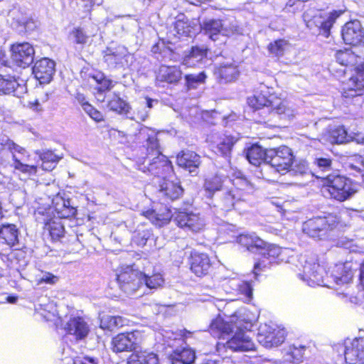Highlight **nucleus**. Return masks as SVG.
Wrapping results in <instances>:
<instances>
[{"instance_id":"obj_1","label":"nucleus","mask_w":364,"mask_h":364,"mask_svg":"<svg viewBox=\"0 0 364 364\" xmlns=\"http://www.w3.org/2000/svg\"><path fill=\"white\" fill-rule=\"evenodd\" d=\"M300 262L303 267V274L299 277L309 286L314 285L334 287V285H343L351 282L354 272L350 262L335 265L328 275L324 269L317 262L314 256H302Z\"/></svg>"},{"instance_id":"obj_2","label":"nucleus","mask_w":364,"mask_h":364,"mask_svg":"<svg viewBox=\"0 0 364 364\" xmlns=\"http://www.w3.org/2000/svg\"><path fill=\"white\" fill-rule=\"evenodd\" d=\"M136 140L142 144L146 155L136 161L139 170L144 173L160 176L171 168V162L160 149L156 132L147 127L142 126L136 134Z\"/></svg>"},{"instance_id":"obj_3","label":"nucleus","mask_w":364,"mask_h":364,"mask_svg":"<svg viewBox=\"0 0 364 364\" xmlns=\"http://www.w3.org/2000/svg\"><path fill=\"white\" fill-rule=\"evenodd\" d=\"M251 326L250 323L242 324L240 321L235 322L233 318L230 322H225L218 316L211 321L209 331L213 336L223 338L230 333L235 332L233 336L227 341L226 347L235 351H248L253 350L255 345L243 329H250Z\"/></svg>"},{"instance_id":"obj_4","label":"nucleus","mask_w":364,"mask_h":364,"mask_svg":"<svg viewBox=\"0 0 364 364\" xmlns=\"http://www.w3.org/2000/svg\"><path fill=\"white\" fill-rule=\"evenodd\" d=\"M358 185L350 178L338 173H329L323 184L324 196L340 202L351 198L358 192Z\"/></svg>"},{"instance_id":"obj_5","label":"nucleus","mask_w":364,"mask_h":364,"mask_svg":"<svg viewBox=\"0 0 364 364\" xmlns=\"http://www.w3.org/2000/svg\"><path fill=\"white\" fill-rule=\"evenodd\" d=\"M247 103L253 109L272 106L282 119H290L294 116V111L287 106V102L270 93L264 86L260 87V92L247 98Z\"/></svg>"},{"instance_id":"obj_6","label":"nucleus","mask_w":364,"mask_h":364,"mask_svg":"<svg viewBox=\"0 0 364 364\" xmlns=\"http://www.w3.org/2000/svg\"><path fill=\"white\" fill-rule=\"evenodd\" d=\"M200 27L213 41H219L223 43L226 37L242 34V28L235 21L228 24L220 19L209 18L204 20Z\"/></svg>"},{"instance_id":"obj_7","label":"nucleus","mask_w":364,"mask_h":364,"mask_svg":"<svg viewBox=\"0 0 364 364\" xmlns=\"http://www.w3.org/2000/svg\"><path fill=\"white\" fill-rule=\"evenodd\" d=\"M338 223L337 217L328 213L323 216H316L304 223L303 232L309 237L321 240L325 237L329 230Z\"/></svg>"},{"instance_id":"obj_8","label":"nucleus","mask_w":364,"mask_h":364,"mask_svg":"<svg viewBox=\"0 0 364 364\" xmlns=\"http://www.w3.org/2000/svg\"><path fill=\"white\" fill-rule=\"evenodd\" d=\"M294 156L290 148L282 146L269 149L266 153V165L274 168L277 172L287 171L293 164Z\"/></svg>"},{"instance_id":"obj_9","label":"nucleus","mask_w":364,"mask_h":364,"mask_svg":"<svg viewBox=\"0 0 364 364\" xmlns=\"http://www.w3.org/2000/svg\"><path fill=\"white\" fill-rule=\"evenodd\" d=\"M117 276L119 288L127 294L132 295L141 289V271L127 266L122 267Z\"/></svg>"},{"instance_id":"obj_10","label":"nucleus","mask_w":364,"mask_h":364,"mask_svg":"<svg viewBox=\"0 0 364 364\" xmlns=\"http://www.w3.org/2000/svg\"><path fill=\"white\" fill-rule=\"evenodd\" d=\"M4 146L12 153L13 159L14 161V166L16 169L19 170L23 173H36V166L29 165L25 163L28 161V157L26 155V151L23 147L14 143L10 139H7L6 141Z\"/></svg>"},{"instance_id":"obj_11","label":"nucleus","mask_w":364,"mask_h":364,"mask_svg":"<svg viewBox=\"0 0 364 364\" xmlns=\"http://www.w3.org/2000/svg\"><path fill=\"white\" fill-rule=\"evenodd\" d=\"M174 221L178 227L193 232H200L205 225L203 218L192 212H178Z\"/></svg>"},{"instance_id":"obj_12","label":"nucleus","mask_w":364,"mask_h":364,"mask_svg":"<svg viewBox=\"0 0 364 364\" xmlns=\"http://www.w3.org/2000/svg\"><path fill=\"white\" fill-rule=\"evenodd\" d=\"M11 58L15 64L21 68H27L33 62L35 50L28 43L14 44L11 46Z\"/></svg>"},{"instance_id":"obj_13","label":"nucleus","mask_w":364,"mask_h":364,"mask_svg":"<svg viewBox=\"0 0 364 364\" xmlns=\"http://www.w3.org/2000/svg\"><path fill=\"white\" fill-rule=\"evenodd\" d=\"M196 32L197 23L194 21H190L183 15L178 16L173 28L168 33V43L172 44L171 41H174V38H179L181 36H192Z\"/></svg>"},{"instance_id":"obj_14","label":"nucleus","mask_w":364,"mask_h":364,"mask_svg":"<svg viewBox=\"0 0 364 364\" xmlns=\"http://www.w3.org/2000/svg\"><path fill=\"white\" fill-rule=\"evenodd\" d=\"M341 35L346 44L364 46V30L359 21L347 22L343 27Z\"/></svg>"},{"instance_id":"obj_15","label":"nucleus","mask_w":364,"mask_h":364,"mask_svg":"<svg viewBox=\"0 0 364 364\" xmlns=\"http://www.w3.org/2000/svg\"><path fill=\"white\" fill-rule=\"evenodd\" d=\"M285 339V331L284 329L274 328L265 325L259 329L258 333V341L266 348L278 346Z\"/></svg>"},{"instance_id":"obj_16","label":"nucleus","mask_w":364,"mask_h":364,"mask_svg":"<svg viewBox=\"0 0 364 364\" xmlns=\"http://www.w3.org/2000/svg\"><path fill=\"white\" fill-rule=\"evenodd\" d=\"M55 73V63L53 60L43 58L35 63L33 73L41 84L48 83Z\"/></svg>"},{"instance_id":"obj_17","label":"nucleus","mask_w":364,"mask_h":364,"mask_svg":"<svg viewBox=\"0 0 364 364\" xmlns=\"http://www.w3.org/2000/svg\"><path fill=\"white\" fill-rule=\"evenodd\" d=\"M183 193V189L178 182L164 179L159 185L157 197L165 203L179 198Z\"/></svg>"},{"instance_id":"obj_18","label":"nucleus","mask_w":364,"mask_h":364,"mask_svg":"<svg viewBox=\"0 0 364 364\" xmlns=\"http://www.w3.org/2000/svg\"><path fill=\"white\" fill-rule=\"evenodd\" d=\"M344 353L346 363L354 364L359 361V364H364V338L346 341Z\"/></svg>"},{"instance_id":"obj_19","label":"nucleus","mask_w":364,"mask_h":364,"mask_svg":"<svg viewBox=\"0 0 364 364\" xmlns=\"http://www.w3.org/2000/svg\"><path fill=\"white\" fill-rule=\"evenodd\" d=\"M140 262L144 265L143 271H141V289H148L150 290L157 289L162 287L164 279L160 273L151 272L150 262L143 259Z\"/></svg>"},{"instance_id":"obj_20","label":"nucleus","mask_w":364,"mask_h":364,"mask_svg":"<svg viewBox=\"0 0 364 364\" xmlns=\"http://www.w3.org/2000/svg\"><path fill=\"white\" fill-rule=\"evenodd\" d=\"M176 161L180 167L187 170L193 176H196L201 164V157L193 151L183 150L178 154Z\"/></svg>"},{"instance_id":"obj_21","label":"nucleus","mask_w":364,"mask_h":364,"mask_svg":"<svg viewBox=\"0 0 364 364\" xmlns=\"http://www.w3.org/2000/svg\"><path fill=\"white\" fill-rule=\"evenodd\" d=\"M191 270L198 277L205 276L208 274L211 268V262L209 256L203 252L193 251L189 257Z\"/></svg>"},{"instance_id":"obj_22","label":"nucleus","mask_w":364,"mask_h":364,"mask_svg":"<svg viewBox=\"0 0 364 364\" xmlns=\"http://www.w3.org/2000/svg\"><path fill=\"white\" fill-rule=\"evenodd\" d=\"M230 188L223 193L222 196L214 205L217 208L223 211H230L233 209L240 210L242 204L245 203L241 195L235 193Z\"/></svg>"},{"instance_id":"obj_23","label":"nucleus","mask_w":364,"mask_h":364,"mask_svg":"<svg viewBox=\"0 0 364 364\" xmlns=\"http://www.w3.org/2000/svg\"><path fill=\"white\" fill-rule=\"evenodd\" d=\"M64 328L68 334L74 336L76 340L85 339L90 332L88 323L80 316H70Z\"/></svg>"},{"instance_id":"obj_24","label":"nucleus","mask_w":364,"mask_h":364,"mask_svg":"<svg viewBox=\"0 0 364 364\" xmlns=\"http://www.w3.org/2000/svg\"><path fill=\"white\" fill-rule=\"evenodd\" d=\"M137 338L134 333H119L112 338V349L115 353L135 350Z\"/></svg>"},{"instance_id":"obj_25","label":"nucleus","mask_w":364,"mask_h":364,"mask_svg":"<svg viewBox=\"0 0 364 364\" xmlns=\"http://www.w3.org/2000/svg\"><path fill=\"white\" fill-rule=\"evenodd\" d=\"M343 14L341 10L333 11L323 16L320 13L314 16V21L316 30L320 35L328 38L330 36L331 28L336 19Z\"/></svg>"},{"instance_id":"obj_26","label":"nucleus","mask_w":364,"mask_h":364,"mask_svg":"<svg viewBox=\"0 0 364 364\" xmlns=\"http://www.w3.org/2000/svg\"><path fill=\"white\" fill-rule=\"evenodd\" d=\"M143 215L147 218L152 224L158 227H162L169 223L173 215L171 210L167 206H165L159 210H148L143 213Z\"/></svg>"},{"instance_id":"obj_27","label":"nucleus","mask_w":364,"mask_h":364,"mask_svg":"<svg viewBox=\"0 0 364 364\" xmlns=\"http://www.w3.org/2000/svg\"><path fill=\"white\" fill-rule=\"evenodd\" d=\"M39 222L44 223V229L49 232L51 239L54 241L60 240L65 235V228L59 218H48V215L41 219Z\"/></svg>"},{"instance_id":"obj_28","label":"nucleus","mask_w":364,"mask_h":364,"mask_svg":"<svg viewBox=\"0 0 364 364\" xmlns=\"http://www.w3.org/2000/svg\"><path fill=\"white\" fill-rule=\"evenodd\" d=\"M18 230L15 225H3L0 228V243L11 247L18 243Z\"/></svg>"},{"instance_id":"obj_29","label":"nucleus","mask_w":364,"mask_h":364,"mask_svg":"<svg viewBox=\"0 0 364 364\" xmlns=\"http://www.w3.org/2000/svg\"><path fill=\"white\" fill-rule=\"evenodd\" d=\"M23 90V85L12 76L0 75V94L17 95Z\"/></svg>"},{"instance_id":"obj_30","label":"nucleus","mask_w":364,"mask_h":364,"mask_svg":"<svg viewBox=\"0 0 364 364\" xmlns=\"http://www.w3.org/2000/svg\"><path fill=\"white\" fill-rule=\"evenodd\" d=\"M214 74L220 83H228L237 79L239 71L235 65L230 63L217 68Z\"/></svg>"},{"instance_id":"obj_31","label":"nucleus","mask_w":364,"mask_h":364,"mask_svg":"<svg viewBox=\"0 0 364 364\" xmlns=\"http://www.w3.org/2000/svg\"><path fill=\"white\" fill-rule=\"evenodd\" d=\"M195 358V352L187 348H177L168 357L171 364H192Z\"/></svg>"},{"instance_id":"obj_32","label":"nucleus","mask_w":364,"mask_h":364,"mask_svg":"<svg viewBox=\"0 0 364 364\" xmlns=\"http://www.w3.org/2000/svg\"><path fill=\"white\" fill-rule=\"evenodd\" d=\"M208 49L204 46H193L183 58L182 64L188 68L195 67L207 56Z\"/></svg>"},{"instance_id":"obj_33","label":"nucleus","mask_w":364,"mask_h":364,"mask_svg":"<svg viewBox=\"0 0 364 364\" xmlns=\"http://www.w3.org/2000/svg\"><path fill=\"white\" fill-rule=\"evenodd\" d=\"M239 174L240 176L231 180L232 187L230 188L232 191L236 190L235 193L236 194L241 195L242 200L246 202L247 197L252 191L253 186L247 178L241 174V173H239Z\"/></svg>"},{"instance_id":"obj_34","label":"nucleus","mask_w":364,"mask_h":364,"mask_svg":"<svg viewBox=\"0 0 364 364\" xmlns=\"http://www.w3.org/2000/svg\"><path fill=\"white\" fill-rule=\"evenodd\" d=\"M237 242L254 252L264 248L266 242L255 234H242L237 237Z\"/></svg>"},{"instance_id":"obj_35","label":"nucleus","mask_w":364,"mask_h":364,"mask_svg":"<svg viewBox=\"0 0 364 364\" xmlns=\"http://www.w3.org/2000/svg\"><path fill=\"white\" fill-rule=\"evenodd\" d=\"M314 164L316 168L315 171L312 173V176L321 179L323 184L326 178L328 177L329 173H331V172L333 170L332 160L329 158H316L314 160Z\"/></svg>"},{"instance_id":"obj_36","label":"nucleus","mask_w":364,"mask_h":364,"mask_svg":"<svg viewBox=\"0 0 364 364\" xmlns=\"http://www.w3.org/2000/svg\"><path fill=\"white\" fill-rule=\"evenodd\" d=\"M267 150L257 144H252L245 150L246 159L255 166H259L262 162L266 164Z\"/></svg>"},{"instance_id":"obj_37","label":"nucleus","mask_w":364,"mask_h":364,"mask_svg":"<svg viewBox=\"0 0 364 364\" xmlns=\"http://www.w3.org/2000/svg\"><path fill=\"white\" fill-rule=\"evenodd\" d=\"M227 179L228 177L221 172H218L214 176L205 179L204 189L207 196L211 198L215 192L220 191Z\"/></svg>"},{"instance_id":"obj_38","label":"nucleus","mask_w":364,"mask_h":364,"mask_svg":"<svg viewBox=\"0 0 364 364\" xmlns=\"http://www.w3.org/2000/svg\"><path fill=\"white\" fill-rule=\"evenodd\" d=\"M263 250L262 252V255H263V259L259 260L257 263L255 264V274L257 276L258 274L257 270H262L266 267H268V265L272 262L269 261L268 263L266 262V259H275L279 257V255L281 253V249L278 246L275 245H269L267 248H266V246L264 248L261 249Z\"/></svg>"},{"instance_id":"obj_39","label":"nucleus","mask_w":364,"mask_h":364,"mask_svg":"<svg viewBox=\"0 0 364 364\" xmlns=\"http://www.w3.org/2000/svg\"><path fill=\"white\" fill-rule=\"evenodd\" d=\"M181 70L176 66L161 65L159 68V79L168 83L177 82L181 78Z\"/></svg>"},{"instance_id":"obj_40","label":"nucleus","mask_w":364,"mask_h":364,"mask_svg":"<svg viewBox=\"0 0 364 364\" xmlns=\"http://www.w3.org/2000/svg\"><path fill=\"white\" fill-rule=\"evenodd\" d=\"M107 107L110 110L132 119V117H129L132 109L129 104L116 95L108 102Z\"/></svg>"},{"instance_id":"obj_41","label":"nucleus","mask_w":364,"mask_h":364,"mask_svg":"<svg viewBox=\"0 0 364 364\" xmlns=\"http://www.w3.org/2000/svg\"><path fill=\"white\" fill-rule=\"evenodd\" d=\"M159 358L156 353L147 350L136 351L132 355L130 364H158Z\"/></svg>"},{"instance_id":"obj_42","label":"nucleus","mask_w":364,"mask_h":364,"mask_svg":"<svg viewBox=\"0 0 364 364\" xmlns=\"http://www.w3.org/2000/svg\"><path fill=\"white\" fill-rule=\"evenodd\" d=\"M124 320L121 316L104 315L100 318V328L113 331L124 326Z\"/></svg>"},{"instance_id":"obj_43","label":"nucleus","mask_w":364,"mask_h":364,"mask_svg":"<svg viewBox=\"0 0 364 364\" xmlns=\"http://www.w3.org/2000/svg\"><path fill=\"white\" fill-rule=\"evenodd\" d=\"M335 58L338 63L346 67L343 70L345 74L347 69L350 70L356 62V56L349 50H338L336 52Z\"/></svg>"},{"instance_id":"obj_44","label":"nucleus","mask_w":364,"mask_h":364,"mask_svg":"<svg viewBox=\"0 0 364 364\" xmlns=\"http://www.w3.org/2000/svg\"><path fill=\"white\" fill-rule=\"evenodd\" d=\"M287 173L296 178L312 175L306 161L304 160L293 162L290 168L287 170Z\"/></svg>"},{"instance_id":"obj_45","label":"nucleus","mask_w":364,"mask_h":364,"mask_svg":"<svg viewBox=\"0 0 364 364\" xmlns=\"http://www.w3.org/2000/svg\"><path fill=\"white\" fill-rule=\"evenodd\" d=\"M61 204L57 203L55 210L57 213V218L60 220L61 218H68L74 217L76 215L77 210L75 207L72 206L69 200L60 199Z\"/></svg>"},{"instance_id":"obj_46","label":"nucleus","mask_w":364,"mask_h":364,"mask_svg":"<svg viewBox=\"0 0 364 364\" xmlns=\"http://www.w3.org/2000/svg\"><path fill=\"white\" fill-rule=\"evenodd\" d=\"M127 50L124 47L119 46L117 48H107L104 56L105 61L112 65L115 66L121 63L122 58L126 55Z\"/></svg>"},{"instance_id":"obj_47","label":"nucleus","mask_w":364,"mask_h":364,"mask_svg":"<svg viewBox=\"0 0 364 364\" xmlns=\"http://www.w3.org/2000/svg\"><path fill=\"white\" fill-rule=\"evenodd\" d=\"M36 153L42 161V168L44 170H53L59 161V157L51 151L48 150L43 152L37 151Z\"/></svg>"},{"instance_id":"obj_48","label":"nucleus","mask_w":364,"mask_h":364,"mask_svg":"<svg viewBox=\"0 0 364 364\" xmlns=\"http://www.w3.org/2000/svg\"><path fill=\"white\" fill-rule=\"evenodd\" d=\"M346 166L354 176H357V174L362 176L364 172V159L360 155H355L348 159Z\"/></svg>"},{"instance_id":"obj_49","label":"nucleus","mask_w":364,"mask_h":364,"mask_svg":"<svg viewBox=\"0 0 364 364\" xmlns=\"http://www.w3.org/2000/svg\"><path fill=\"white\" fill-rule=\"evenodd\" d=\"M349 134L343 126L335 127L329 132V141L332 144L349 142Z\"/></svg>"},{"instance_id":"obj_50","label":"nucleus","mask_w":364,"mask_h":364,"mask_svg":"<svg viewBox=\"0 0 364 364\" xmlns=\"http://www.w3.org/2000/svg\"><path fill=\"white\" fill-rule=\"evenodd\" d=\"M207 75L204 71L198 74H188L185 76L186 85L188 90L197 89L205 83Z\"/></svg>"},{"instance_id":"obj_51","label":"nucleus","mask_w":364,"mask_h":364,"mask_svg":"<svg viewBox=\"0 0 364 364\" xmlns=\"http://www.w3.org/2000/svg\"><path fill=\"white\" fill-rule=\"evenodd\" d=\"M234 145L232 138L225 137L215 147L214 151L217 154H220L227 159L228 162L230 161L232 148Z\"/></svg>"},{"instance_id":"obj_52","label":"nucleus","mask_w":364,"mask_h":364,"mask_svg":"<svg viewBox=\"0 0 364 364\" xmlns=\"http://www.w3.org/2000/svg\"><path fill=\"white\" fill-rule=\"evenodd\" d=\"M91 77L98 85V87L96 89L99 95H102L103 92L111 90V88L113 87L112 81L105 77L102 73L92 75Z\"/></svg>"},{"instance_id":"obj_53","label":"nucleus","mask_w":364,"mask_h":364,"mask_svg":"<svg viewBox=\"0 0 364 364\" xmlns=\"http://www.w3.org/2000/svg\"><path fill=\"white\" fill-rule=\"evenodd\" d=\"M288 46V42L284 39H279L271 43L268 46L269 51L276 56H282L284 55L286 48Z\"/></svg>"},{"instance_id":"obj_54","label":"nucleus","mask_w":364,"mask_h":364,"mask_svg":"<svg viewBox=\"0 0 364 364\" xmlns=\"http://www.w3.org/2000/svg\"><path fill=\"white\" fill-rule=\"evenodd\" d=\"M14 20H15L19 26H23L26 32L32 31L37 27V23L32 18L26 16H14Z\"/></svg>"},{"instance_id":"obj_55","label":"nucleus","mask_w":364,"mask_h":364,"mask_svg":"<svg viewBox=\"0 0 364 364\" xmlns=\"http://www.w3.org/2000/svg\"><path fill=\"white\" fill-rule=\"evenodd\" d=\"M254 113L255 116L257 115L259 117H260L259 119V122H264L266 119H268L269 115L277 114L276 113V109L272 106L259 108L258 109H254Z\"/></svg>"},{"instance_id":"obj_56","label":"nucleus","mask_w":364,"mask_h":364,"mask_svg":"<svg viewBox=\"0 0 364 364\" xmlns=\"http://www.w3.org/2000/svg\"><path fill=\"white\" fill-rule=\"evenodd\" d=\"M151 51L155 54H161L163 58H166V56L170 58L173 52V49L171 47L165 46V43L164 41H162L161 43L159 42L156 43L154 46H153Z\"/></svg>"},{"instance_id":"obj_57","label":"nucleus","mask_w":364,"mask_h":364,"mask_svg":"<svg viewBox=\"0 0 364 364\" xmlns=\"http://www.w3.org/2000/svg\"><path fill=\"white\" fill-rule=\"evenodd\" d=\"M83 110L97 122L104 120L102 114L94 108L90 104H85Z\"/></svg>"},{"instance_id":"obj_58","label":"nucleus","mask_w":364,"mask_h":364,"mask_svg":"<svg viewBox=\"0 0 364 364\" xmlns=\"http://www.w3.org/2000/svg\"><path fill=\"white\" fill-rule=\"evenodd\" d=\"M71 34L74 38L75 43L84 45L87 42L88 36L81 28H74Z\"/></svg>"},{"instance_id":"obj_59","label":"nucleus","mask_w":364,"mask_h":364,"mask_svg":"<svg viewBox=\"0 0 364 364\" xmlns=\"http://www.w3.org/2000/svg\"><path fill=\"white\" fill-rule=\"evenodd\" d=\"M237 290L247 298L250 299L252 295V288L249 282H240L237 284Z\"/></svg>"},{"instance_id":"obj_60","label":"nucleus","mask_w":364,"mask_h":364,"mask_svg":"<svg viewBox=\"0 0 364 364\" xmlns=\"http://www.w3.org/2000/svg\"><path fill=\"white\" fill-rule=\"evenodd\" d=\"M58 278L50 272H45L38 281L39 284L46 283L50 284H55Z\"/></svg>"},{"instance_id":"obj_61","label":"nucleus","mask_w":364,"mask_h":364,"mask_svg":"<svg viewBox=\"0 0 364 364\" xmlns=\"http://www.w3.org/2000/svg\"><path fill=\"white\" fill-rule=\"evenodd\" d=\"M151 236V233L148 230H144L137 234L136 241L139 245L144 246Z\"/></svg>"},{"instance_id":"obj_62","label":"nucleus","mask_w":364,"mask_h":364,"mask_svg":"<svg viewBox=\"0 0 364 364\" xmlns=\"http://www.w3.org/2000/svg\"><path fill=\"white\" fill-rule=\"evenodd\" d=\"M149 115V111L146 108H141V102H139V107L136 108V117L141 121H145Z\"/></svg>"},{"instance_id":"obj_63","label":"nucleus","mask_w":364,"mask_h":364,"mask_svg":"<svg viewBox=\"0 0 364 364\" xmlns=\"http://www.w3.org/2000/svg\"><path fill=\"white\" fill-rule=\"evenodd\" d=\"M73 364H97L96 360L93 358L89 357H83L80 358L77 357L73 360Z\"/></svg>"},{"instance_id":"obj_64","label":"nucleus","mask_w":364,"mask_h":364,"mask_svg":"<svg viewBox=\"0 0 364 364\" xmlns=\"http://www.w3.org/2000/svg\"><path fill=\"white\" fill-rule=\"evenodd\" d=\"M349 142L355 141L357 144H364V134L362 133H350L349 134Z\"/></svg>"}]
</instances>
